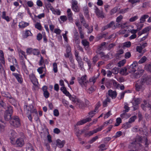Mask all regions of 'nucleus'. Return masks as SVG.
<instances>
[{"label":"nucleus","instance_id":"1","mask_svg":"<svg viewBox=\"0 0 151 151\" xmlns=\"http://www.w3.org/2000/svg\"><path fill=\"white\" fill-rule=\"evenodd\" d=\"M13 113L12 107L10 106H7V109L4 112V118L6 121L11 120L12 118L11 116Z\"/></svg>","mask_w":151,"mask_h":151},{"label":"nucleus","instance_id":"2","mask_svg":"<svg viewBox=\"0 0 151 151\" xmlns=\"http://www.w3.org/2000/svg\"><path fill=\"white\" fill-rule=\"evenodd\" d=\"M24 110L26 114H29V113H35L37 115L36 110L34 108L33 105L30 104L29 106L25 105L24 106Z\"/></svg>","mask_w":151,"mask_h":151},{"label":"nucleus","instance_id":"3","mask_svg":"<svg viewBox=\"0 0 151 151\" xmlns=\"http://www.w3.org/2000/svg\"><path fill=\"white\" fill-rule=\"evenodd\" d=\"M12 145H15L17 147H22L24 144V139L22 138H19L15 141L14 140H11V142Z\"/></svg>","mask_w":151,"mask_h":151},{"label":"nucleus","instance_id":"4","mask_svg":"<svg viewBox=\"0 0 151 151\" xmlns=\"http://www.w3.org/2000/svg\"><path fill=\"white\" fill-rule=\"evenodd\" d=\"M10 123L12 126L16 127H18L20 126L19 119L17 116L12 118L10 121Z\"/></svg>","mask_w":151,"mask_h":151},{"label":"nucleus","instance_id":"5","mask_svg":"<svg viewBox=\"0 0 151 151\" xmlns=\"http://www.w3.org/2000/svg\"><path fill=\"white\" fill-rule=\"evenodd\" d=\"M144 70L138 68L137 70H136L131 75V77L133 78H139L142 74Z\"/></svg>","mask_w":151,"mask_h":151},{"label":"nucleus","instance_id":"6","mask_svg":"<svg viewBox=\"0 0 151 151\" xmlns=\"http://www.w3.org/2000/svg\"><path fill=\"white\" fill-rule=\"evenodd\" d=\"M87 77L86 75H84L81 77H78V81L79 83L82 86H85V84L88 83L87 80Z\"/></svg>","mask_w":151,"mask_h":151},{"label":"nucleus","instance_id":"7","mask_svg":"<svg viewBox=\"0 0 151 151\" xmlns=\"http://www.w3.org/2000/svg\"><path fill=\"white\" fill-rule=\"evenodd\" d=\"M144 84L141 80L137 81L135 84L136 89L137 91H142L144 88Z\"/></svg>","mask_w":151,"mask_h":151},{"label":"nucleus","instance_id":"8","mask_svg":"<svg viewBox=\"0 0 151 151\" xmlns=\"http://www.w3.org/2000/svg\"><path fill=\"white\" fill-rule=\"evenodd\" d=\"M142 139V137L139 135L137 136L136 138L135 141L132 143V144L136 145V148H138L139 149H141L142 148V145L140 143H137V142H141Z\"/></svg>","mask_w":151,"mask_h":151},{"label":"nucleus","instance_id":"9","mask_svg":"<svg viewBox=\"0 0 151 151\" xmlns=\"http://www.w3.org/2000/svg\"><path fill=\"white\" fill-rule=\"evenodd\" d=\"M72 10L76 12H79L80 10L79 6L78 5L77 1L75 0L72 1Z\"/></svg>","mask_w":151,"mask_h":151},{"label":"nucleus","instance_id":"10","mask_svg":"<svg viewBox=\"0 0 151 151\" xmlns=\"http://www.w3.org/2000/svg\"><path fill=\"white\" fill-rule=\"evenodd\" d=\"M141 81L144 84L145 83L147 84H150L151 83V77L147 74H144Z\"/></svg>","mask_w":151,"mask_h":151},{"label":"nucleus","instance_id":"11","mask_svg":"<svg viewBox=\"0 0 151 151\" xmlns=\"http://www.w3.org/2000/svg\"><path fill=\"white\" fill-rule=\"evenodd\" d=\"M137 65V62L134 61L133 63L128 68V70L129 73H131L135 72L136 70Z\"/></svg>","mask_w":151,"mask_h":151},{"label":"nucleus","instance_id":"12","mask_svg":"<svg viewBox=\"0 0 151 151\" xmlns=\"http://www.w3.org/2000/svg\"><path fill=\"white\" fill-rule=\"evenodd\" d=\"M141 100V99L140 98H134V99L132 103L134 110L137 109L138 105L140 103Z\"/></svg>","mask_w":151,"mask_h":151},{"label":"nucleus","instance_id":"13","mask_svg":"<svg viewBox=\"0 0 151 151\" xmlns=\"http://www.w3.org/2000/svg\"><path fill=\"white\" fill-rule=\"evenodd\" d=\"M8 135L10 137V142H11V140H14V138L16 136V133L15 131L12 129L10 130L8 132Z\"/></svg>","mask_w":151,"mask_h":151},{"label":"nucleus","instance_id":"14","mask_svg":"<svg viewBox=\"0 0 151 151\" xmlns=\"http://www.w3.org/2000/svg\"><path fill=\"white\" fill-rule=\"evenodd\" d=\"M93 117V116H91V117L86 118L85 119H84L78 122L77 124V125H80L84 124L90 121L91 120V118Z\"/></svg>","mask_w":151,"mask_h":151},{"label":"nucleus","instance_id":"15","mask_svg":"<svg viewBox=\"0 0 151 151\" xmlns=\"http://www.w3.org/2000/svg\"><path fill=\"white\" fill-rule=\"evenodd\" d=\"M29 77L33 84L35 86H37L38 83V82L35 75L33 74H32L29 75Z\"/></svg>","mask_w":151,"mask_h":151},{"label":"nucleus","instance_id":"16","mask_svg":"<svg viewBox=\"0 0 151 151\" xmlns=\"http://www.w3.org/2000/svg\"><path fill=\"white\" fill-rule=\"evenodd\" d=\"M95 13L96 15L99 17L103 18L104 17L103 13L102 11H100L97 7H95Z\"/></svg>","mask_w":151,"mask_h":151},{"label":"nucleus","instance_id":"17","mask_svg":"<svg viewBox=\"0 0 151 151\" xmlns=\"http://www.w3.org/2000/svg\"><path fill=\"white\" fill-rule=\"evenodd\" d=\"M108 94L112 99H114L116 96L117 93L115 91H113L112 90L110 89L108 91Z\"/></svg>","mask_w":151,"mask_h":151},{"label":"nucleus","instance_id":"18","mask_svg":"<svg viewBox=\"0 0 151 151\" xmlns=\"http://www.w3.org/2000/svg\"><path fill=\"white\" fill-rule=\"evenodd\" d=\"M150 105L151 104L148 103L146 101H144L143 104H141V106L143 110L146 111V108H149L150 109Z\"/></svg>","mask_w":151,"mask_h":151},{"label":"nucleus","instance_id":"19","mask_svg":"<svg viewBox=\"0 0 151 151\" xmlns=\"http://www.w3.org/2000/svg\"><path fill=\"white\" fill-rule=\"evenodd\" d=\"M12 74L15 77L19 83H22L23 80L20 74L15 73H13Z\"/></svg>","mask_w":151,"mask_h":151},{"label":"nucleus","instance_id":"20","mask_svg":"<svg viewBox=\"0 0 151 151\" xmlns=\"http://www.w3.org/2000/svg\"><path fill=\"white\" fill-rule=\"evenodd\" d=\"M57 145L59 148L63 147L65 143V141L63 140L61 141L59 139H58L56 141Z\"/></svg>","mask_w":151,"mask_h":151},{"label":"nucleus","instance_id":"21","mask_svg":"<svg viewBox=\"0 0 151 151\" xmlns=\"http://www.w3.org/2000/svg\"><path fill=\"white\" fill-rule=\"evenodd\" d=\"M26 151H35L32 145L30 143H27L26 145Z\"/></svg>","mask_w":151,"mask_h":151},{"label":"nucleus","instance_id":"22","mask_svg":"<svg viewBox=\"0 0 151 151\" xmlns=\"http://www.w3.org/2000/svg\"><path fill=\"white\" fill-rule=\"evenodd\" d=\"M29 25L28 23L25 22L23 21L19 23V26L20 28H23Z\"/></svg>","mask_w":151,"mask_h":151},{"label":"nucleus","instance_id":"23","mask_svg":"<svg viewBox=\"0 0 151 151\" xmlns=\"http://www.w3.org/2000/svg\"><path fill=\"white\" fill-rule=\"evenodd\" d=\"M0 61L2 64H4L5 61L4 58V55L3 52L1 50H0Z\"/></svg>","mask_w":151,"mask_h":151},{"label":"nucleus","instance_id":"24","mask_svg":"<svg viewBox=\"0 0 151 151\" xmlns=\"http://www.w3.org/2000/svg\"><path fill=\"white\" fill-rule=\"evenodd\" d=\"M100 74L99 73H98L96 76L95 75L93 77L90 78L89 80L90 82H93L94 84L96 82V80L97 78L99 77Z\"/></svg>","mask_w":151,"mask_h":151},{"label":"nucleus","instance_id":"25","mask_svg":"<svg viewBox=\"0 0 151 151\" xmlns=\"http://www.w3.org/2000/svg\"><path fill=\"white\" fill-rule=\"evenodd\" d=\"M127 69L126 68L124 67L122 68L120 71V73L123 75H127L128 74V73L127 72Z\"/></svg>","mask_w":151,"mask_h":151},{"label":"nucleus","instance_id":"26","mask_svg":"<svg viewBox=\"0 0 151 151\" xmlns=\"http://www.w3.org/2000/svg\"><path fill=\"white\" fill-rule=\"evenodd\" d=\"M68 17L70 20H72L73 18L72 17V13L70 9H68L67 11Z\"/></svg>","mask_w":151,"mask_h":151},{"label":"nucleus","instance_id":"27","mask_svg":"<svg viewBox=\"0 0 151 151\" xmlns=\"http://www.w3.org/2000/svg\"><path fill=\"white\" fill-rule=\"evenodd\" d=\"M2 96L9 99L11 98V96L8 92H7L2 91L1 93Z\"/></svg>","mask_w":151,"mask_h":151},{"label":"nucleus","instance_id":"28","mask_svg":"<svg viewBox=\"0 0 151 151\" xmlns=\"http://www.w3.org/2000/svg\"><path fill=\"white\" fill-rule=\"evenodd\" d=\"M2 17L3 19L6 20L8 22L10 21L9 17L8 16H6V13L5 11H4L2 12Z\"/></svg>","mask_w":151,"mask_h":151},{"label":"nucleus","instance_id":"29","mask_svg":"<svg viewBox=\"0 0 151 151\" xmlns=\"http://www.w3.org/2000/svg\"><path fill=\"white\" fill-rule=\"evenodd\" d=\"M32 33L29 30H26L25 31L24 35H23V37L24 38H27L28 36H32Z\"/></svg>","mask_w":151,"mask_h":151},{"label":"nucleus","instance_id":"30","mask_svg":"<svg viewBox=\"0 0 151 151\" xmlns=\"http://www.w3.org/2000/svg\"><path fill=\"white\" fill-rule=\"evenodd\" d=\"M149 17L147 15H144L142 16L140 19V22L141 23H143L145 21V19Z\"/></svg>","mask_w":151,"mask_h":151},{"label":"nucleus","instance_id":"31","mask_svg":"<svg viewBox=\"0 0 151 151\" xmlns=\"http://www.w3.org/2000/svg\"><path fill=\"white\" fill-rule=\"evenodd\" d=\"M76 105L80 108H81L82 107L83 104V102L79 99H77L75 102Z\"/></svg>","mask_w":151,"mask_h":151},{"label":"nucleus","instance_id":"32","mask_svg":"<svg viewBox=\"0 0 151 151\" xmlns=\"http://www.w3.org/2000/svg\"><path fill=\"white\" fill-rule=\"evenodd\" d=\"M126 112L123 111V113L120 115V116L122 119L124 118L127 119L130 116V115L129 114L128 115V114L126 113Z\"/></svg>","mask_w":151,"mask_h":151},{"label":"nucleus","instance_id":"33","mask_svg":"<svg viewBox=\"0 0 151 151\" xmlns=\"http://www.w3.org/2000/svg\"><path fill=\"white\" fill-rule=\"evenodd\" d=\"M78 29L80 34V38L83 39L84 38V34L82 32V29L81 26L78 27Z\"/></svg>","mask_w":151,"mask_h":151},{"label":"nucleus","instance_id":"34","mask_svg":"<svg viewBox=\"0 0 151 151\" xmlns=\"http://www.w3.org/2000/svg\"><path fill=\"white\" fill-rule=\"evenodd\" d=\"M150 30L149 28L148 27L144 29L142 32H139L138 34L139 35H141L142 34L148 32Z\"/></svg>","mask_w":151,"mask_h":151},{"label":"nucleus","instance_id":"35","mask_svg":"<svg viewBox=\"0 0 151 151\" xmlns=\"http://www.w3.org/2000/svg\"><path fill=\"white\" fill-rule=\"evenodd\" d=\"M131 45V43L130 42H127L122 44V47L124 48L126 47H129Z\"/></svg>","mask_w":151,"mask_h":151},{"label":"nucleus","instance_id":"36","mask_svg":"<svg viewBox=\"0 0 151 151\" xmlns=\"http://www.w3.org/2000/svg\"><path fill=\"white\" fill-rule=\"evenodd\" d=\"M81 43L85 47L88 46H89V43L86 40H82Z\"/></svg>","mask_w":151,"mask_h":151},{"label":"nucleus","instance_id":"37","mask_svg":"<svg viewBox=\"0 0 151 151\" xmlns=\"http://www.w3.org/2000/svg\"><path fill=\"white\" fill-rule=\"evenodd\" d=\"M108 102H110V99L108 97H107L106 99L103 102V106L104 107H106L107 106Z\"/></svg>","mask_w":151,"mask_h":151},{"label":"nucleus","instance_id":"38","mask_svg":"<svg viewBox=\"0 0 151 151\" xmlns=\"http://www.w3.org/2000/svg\"><path fill=\"white\" fill-rule=\"evenodd\" d=\"M120 9V8H119L117 7H114L113 9H112L110 11V14L111 15H112L119 10V9Z\"/></svg>","mask_w":151,"mask_h":151},{"label":"nucleus","instance_id":"39","mask_svg":"<svg viewBox=\"0 0 151 151\" xmlns=\"http://www.w3.org/2000/svg\"><path fill=\"white\" fill-rule=\"evenodd\" d=\"M9 101L13 105L15 106L16 105V100L13 98L12 96L11 98H9Z\"/></svg>","mask_w":151,"mask_h":151},{"label":"nucleus","instance_id":"40","mask_svg":"<svg viewBox=\"0 0 151 151\" xmlns=\"http://www.w3.org/2000/svg\"><path fill=\"white\" fill-rule=\"evenodd\" d=\"M143 25L144 24L140 22L138 23L136 25L138 30H140L143 27Z\"/></svg>","mask_w":151,"mask_h":151},{"label":"nucleus","instance_id":"41","mask_svg":"<svg viewBox=\"0 0 151 151\" xmlns=\"http://www.w3.org/2000/svg\"><path fill=\"white\" fill-rule=\"evenodd\" d=\"M0 107L6 109L7 107L6 104L1 100H0Z\"/></svg>","mask_w":151,"mask_h":151},{"label":"nucleus","instance_id":"42","mask_svg":"<svg viewBox=\"0 0 151 151\" xmlns=\"http://www.w3.org/2000/svg\"><path fill=\"white\" fill-rule=\"evenodd\" d=\"M106 44V42H105L102 43L99 46L98 50L100 51L101 50L103 49V47Z\"/></svg>","mask_w":151,"mask_h":151},{"label":"nucleus","instance_id":"43","mask_svg":"<svg viewBox=\"0 0 151 151\" xmlns=\"http://www.w3.org/2000/svg\"><path fill=\"white\" fill-rule=\"evenodd\" d=\"M129 123H130L128 122L124 124L123 125L122 127L126 129L130 128L131 127V125L129 124Z\"/></svg>","mask_w":151,"mask_h":151},{"label":"nucleus","instance_id":"44","mask_svg":"<svg viewBox=\"0 0 151 151\" xmlns=\"http://www.w3.org/2000/svg\"><path fill=\"white\" fill-rule=\"evenodd\" d=\"M128 104L127 103H124V108L125 109L124 110H123L125 112H127L129 110V107L128 106Z\"/></svg>","mask_w":151,"mask_h":151},{"label":"nucleus","instance_id":"45","mask_svg":"<svg viewBox=\"0 0 151 151\" xmlns=\"http://www.w3.org/2000/svg\"><path fill=\"white\" fill-rule=\"evenodd\" d=\"M147 59V58L145 56H143L138 62L139 64H142L144 63Z\"/></svg>","mask_w":151,"mask_h":151},{"label":"nucleus","instance_id":"46","mask_svg":"<svg viewBox=\"0 0 151 151\" xmlns=\"http://www.w3.org/2000/svg\"><path fill=\"white\" fill-rule=\"evenodd\" d=\"M126 60H123L119 61L118 63L119 67H121L123 66L126 63Z\"/></svg>","mask_w":151,"mask_h":151},{"label":"nucleus","instance_id":"47","mask_svg":"<svg viewBox=\"0 0 151 151\" xmlns=\"http://www.w3.org/2000/svg\"><path fill=\"white\" fill-rule=\"evenodd\" d=\"M105 147V145L104 144H101L99 147V148H100L99 150V151H103L105 150L106 148H104Z\"/></svg>","mask_w":151,"mask_h":151},{"label":"nucleus","instance_id":"48","mask_svg":"<svg viewBox=\"0 0 151 151\" xmlns=\"http://www.w3.org/2000/svg\"><path fill=\"white\" fill-rule=\"evenodd\" d=\"M99 60L98 56L97 55H95L93 58V64L95 65L96 62Z\"/></svg>","mask_w":151,"mask_h":151},{"label":"nucleus","instance_id":"49","mask_svg":"<svg viewBox=\"0 0 151 151\" xmlns=\"http://www.w3.org/2000/svg\"><path fill=\"white\" fill-rule=\"evenodd\" d=\"M79 17H80V22L81 23L83 24V23L86 22L85 19L84 18V17H83V15L82 14H80Z\"/></svg>","mask_w":151,"mask_h":151},{"label":"nucleus","instance_id":"50","mask_svg":"<svg viewBox=\"0 0 151 151\" xmlns=\"http://www.w3.org/2000/svg\"><path fill=\"white\" fill-rule=\"evenodd\" d=\"M35 27L37 29L39 30H41V29L42 26L40 23L37 22L35 24Z\"/></svg>","mask_w":151,"mask_h":151},{"label":"nucleus","instance_id":"51","mask_svg":"<svg viewBox=\"0 0 151 151\" xmlns=\"http://www.w3.org/2000/svg\"><path fill=\"white\" fill-rule=\"evenodd\" d=\"M129 9L128 8H127L125 9H121L120 10L119 13L120 14H124L128 11Z\"/></svg>","mask_w":151,"mask_h":151},{"label":"nucleus","instance_id":"52","mask_svg":"<svg viewBox=\"0 0 151 151\" xmlns=\"http://www.w3.org/2000/svg\"><path fill=\"white\" fill-rule=\"evenodd\" d=\"M45 68V65H44V66L38 68L37 69V71L40 74H41L43 73V69Z\"/></svg>","mask_w":151,"mask_h":151},{"label":"nucleus","instance_id":"53","mask_svg":"<svg viewBox=\"0 0 151 151\" xmlns=\"http://www.w3.org/2000/svg\"><path fill=\"white\" fill-rule=\"evenodd\" d=\"M53 70L54 73H57L58 71L57 64L55 63L53 64Z\"/></svg>","mask_w":151,"mask_h":151},{"label":"nucleus","instance_id":"54","mask_svg":"<svg viewBox=\"0 0 151 151\" xmlns=\"http://www.w3.org/2000/svg\"><path fill=\"white\" fill-rule=\"evenodd\" d=\"M122 122L121 119L119 118H118L116 119V124H115V126H118Z\"/></svg>","mask_w":151,"mask_h":151},{"label":"nucleus","instance_id":"55","mask_svg":"<svg viewBox=\"0 0 151 151\" xmlns=\"http://www.w3.org/2000/svg\"><path fill=\"white\" fill-rule=\"evenodd\" d=\"M137 116H134L131 117L129 119V122L131 123L134 121L136 119Z\"/></svg>","mask_w":151,"mask_h":151},{"label":"nucleus","instance_id":"56","mask_svg":"<svg viewBox=\"0 0 151 151\" xmlns=\"http://www.w3.org/2000/svg\"><path fill=\"white\" fill-rule=\"evenodd\" d=\"M138 19V17L137 16H135L131 17L129 19V21L130 22H133L136 21Z\"/></svg>","mask_w":151,"mask_h":151},{"label":"nucleus","instance_id":"57","mask_svg":"<svg viewBox=\"0 0 151 151\" xmlns=\"http://www.w3.org/2000/svg\"><path fill=\"white\" fill-rule=\"evenodd\" d=\"M98 109V108L97 107H96L95 108V109L93 111H92L90 112H89L88 114L89 115H92L90 116V117H91V116H93L94 115V113L97 111V110Z\"/></svg>","mask_w":151,"mask_h":151},{"label":"nucleus","instance_id":"58","mask_svg":"<svg viewBox=\"0 0 151 151\" xmlns=\"http://www.w3.org/2000/svg\"><path fill=\"white\" fill-rule=\"evenodd\" d=\"M119 70L118 68L115 67L112 69V72L114 74H116L118 73Z\"/></svg>","mask_w":151,"mask_h":151},{"label":"nucleus","instance_id":"59","mask_svg":"<svg viewBox=\"0 0 151 151\" xmlns=\"http://www.w3.org/2000/svg\"><path fill=\"white\" fill-rule=\"evenodd\" d=\"M39 50L35 49H32V53L35 55H37L39 54Z\"/></svg>","mask_w":151,"mask_h":151},{"label":"nucleus","instance_id":"60","mask_svg":"<svg viewBox=\"0 0 151 151\" xmlns=\"http://www.w3.org/2000/svg\"><path fill=\"white\" fill-rule=\"evenodd\" d=\"M107 25L108 28H112L113 29V27L114 25V23L113 21H111L109 24H107Z\"/></svg>","mask_w":151,"mask_h":151},{"label":"nucleus","instance_id":"61","mask_svg":"<svg viewBox=\"0 0 151 151\" xmlns=\"http://www.w3.org/2000/svg\"><path fill=\"white\" fill-rule=\"evenodd\" d=\"M145 69L148 71L151 72V64H147L145 65Z\"/></svg>","mask_w":151,"mask_h":151},{"label":"nucleus","instance_id":"62","mask_svg":"<svg viewBox=\"0 0 151 151\" xmlns=\"http://www.w3.org/2000/svg\"><path fill=\"white\" fill-rule=\"evenodd\" d=\"M62 102L64 105L66 107H68L69 105V103L68 101H66L65 99H63L62 100Z\"/></svg>","mask_w":151,"mask_h":151},{"label":"nucleus","instance_id":"63","mask_svg":"<svg viewBox=\"0 0 151 151\" xmlns=\"http://www.w3.org/2000/svg\"><path fill=\"white\" fill-rule=\"evenodd\" d=\"M83 11L85 15H88V11L87 6H85L84 7Z\"/></svg>","mask_w":151,"mask_h":151},{"label":"nucleus","instance_id":"64","mask_svg":"<svg viewBox=\"0 0 151 151\" xmlns=\"http://www.w3.org/2000/svg\"><path fill=\"white\" fill-rule=\"evenodd\" d=\"M116 45L114 43H111L109 45L108 48L107 50H110L111 48L113 47Z\"/></svg>","mask_w":151,"mask_h":151}]
</instances>
